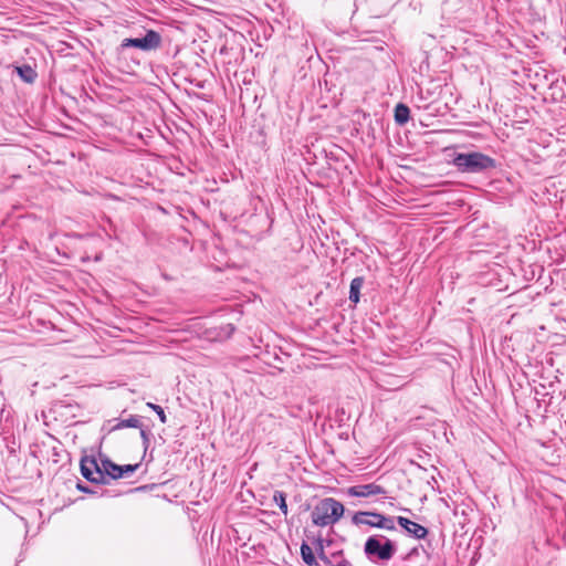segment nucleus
Returning <instances> with one entry per match:
<instances>
[{
  "label": "nucleus",
  "mask_w": 566,
  "mask_h": 566,
  "mask_svg": "<svg viewBox=\"0 0 566 566\" xmlns=\"http://www.w3.org/2000/svg\"><path fill=\"white\" fill-rule=\"evenodd\" d=\"M453 165L462 172L472 174L482 172L495 167L494 159L478 151L458 154L453 159Z\"/></svg>",
  "instance_id": "nucleus-2"
},
{
  "label": "nucleus",
  "mask_w": 566,
  "mask_h": 566,
  "mask_svg": "<svg viewBox=\"0 0 566 566\" xmlns=\"http://www.w3.org/2000/svg\"><path fill=\"white\" fill-rule=\"evenodd\" d=\"M364 551L369 557H377L380 560L387 562L392 558L397 548L385 536H370L365 543Z\"/></svg>",
  "instance_id": "nucleus-3"
},
{
  "label": "nucleus",
  "mask_w": 566,
  "mask_h": 566,
  "mask_svg": "<svg viewBox=\"0 0 566 566\" xmlns=\"http://www.w3.org/2000/svg\"><path fill=\"white\" fill-rule=\"evenodd\" d=\"M344 505L333 497L321 500L312 510L314 525L324 527L335 524L344 514Z\"/></svg>",
  "instance_id": "nucleus-1"
},
{
  "label": "nucleus",
  "mask_w": 566,
  "mask_h": 566,
  "mask_svg": "<svg viewBox=\"0 0 566 566\" xmlns=\"http://www.w3.org/2000/svg\"><path fill=\"white\" fill-rule=\"evenodd\" d=\"M81 472L83 476L91 482H102L104 479L102 467L94 459H82Z\"/></svg>",
  "instance_id": "nucleus-7"
},
{
  "label": "nucleus",
  "mask_w": 566,
  "mask_h": 566,
  "mask_svg": "<svg viewBox=\"0 0 566 566\" xmlns=\"http://www.w3.org/2000/svg\"><path fill=\"white\" fill-rule=\"evenodd\" d=\"M140 420L136 416H132L128 419L120 420L113 429L140 428Z\"/></svg>",
  "instance_id": "nucleus-14"
},
{
  "label": "nucleus",
  "mask_w": 566,
  "mask_h": 566,
  "mask_svg": "<svg viewBox=\"0 0 566 566\" xmlns=\"http://www.w3.org/2000/svg\"><path fill=\"white\" fill-rule=\"evenodd\" d=\"M364 279L360 276H357L353 279L350 282V290H349V300L353 303H358L359 295H360V289L363 287Z\"/></svg>",
  "instance_id": "nucleus-10"
},
{
  "label": "nucleus",
  "mask_w": 566,
  "mask_h": 566,
  "mask_svg": "<svg viewBox=\"0 0 566 566\" xmlns=\"http://www.w3.org/2000/svg\"><path fill=\"white\" fill-rule=\"evenodd\" d=\"M410 115L409 107L405 104H398L395 108V120L399 125H403L408 122Z\"/></svg>",
  "instance_id": "nucleus-11"
},
{
  "label": "nucleus",
  "mask_w": 566,
  "mask_h": 566,
  "mask_svg": "<svg viewBox=\"0 0 566 566\" xmlns=\"http://www.w3.org/2000/svg\"><path fill=\"white\" fill-rule=\"evenodd\" d=\"M301 555L308 566H318L312 548L305 543L301 546Z\"/></svg>",
  "instance_id": "nucleus-13"
},
{
  "label": "nucleus",
  "mask_w": 566,
  "mask_h": 566,
  "mask_svg": "<svg viewBox=\"0 0 566 566\" xmlns=\"http://www.w3.org/2000/svg\"><path fill=\"white\" fill-rule=\"evenodd\" d=\"M102 471L106 472L113 479L123 478L122 467L113 463L109 460L102 461Z\"/></svg>",
  "instance_id": "nucleus-9"
},
{
  "label": "nucleus",
  "mask_w": 566,
  "mask_h": 566,
  "mask_svg": "<svg viewBox=\"0 0 566 566\" xmlns=\"http://www.w3.org/2000/svg\"><path fill=\"white\" fill-rule=\"evenodd\" d=\"M385 493V489L376 483L359 484L347 489V494L355 497H369L384 495Z\"/></svg>",
  "instance_id": "nucleus-6"
},
{
  "label": "nucleus",
  "mask_w": 566,
  "mask_h": 566,
  "mask_svg": "<svg viewBox=\"0 0 566 566\" xmlns=\"http://www.w3.org/2000/svg\"><path fill=\"white\" fill-rule=\"evenodd\" d=\"M273 500L279 505L282 513L286 516L289 511H287L285 494L281 491H276V492H274Z\"/></svg>",
  "instance_id": "nucleus-15"
},
{
  "label": "nucleus",
  "mask_w": 566,
  "mask_h": 566,
  "mask_svg": "<svg viewBox=\"0 0 566 566\" xmlns=\"http://www.w3.org/2000/svg\"><path fill=\"white\" fill-rule=\"evenodd\" d=\"M140 437L143 438V440H144L145 442H147V441H148V434H147V432H146L145 430H140Z\"/></svg>",
  "instance_id": "nucleus-19"
},
{
  "label": "nucleus",
  "mask_w": 566,
  "mask_h": 566,
  "mask_svg": "<svg viewBox=\"0 0 566 566\" xmlns=\"http://www.w3.org/2000/svg\"><path fill=\"white\" fill-rule=\"evenodd\" d=\"M15 70L24 82H27V83L34 82V80L36 77V73L31 66H29V65L18 66V67H15Z\"/></svg>",
  "instance_id": "nucleus-12"
},
{
  "label": "nucleus",
  "mask_w": 566,
  "mask_h": 566,
  "mask_svg": "<svg viewBox=\"0 0 566 566\" xmlns=\"http://www.w3.org/2000/svg\"><path fill=\"white\" fill-rule=\"evenodd\" d=\"M397 522L402 528H405L409 534H412L418 539L424 538L428 534L426 527L408 520L407 517L398 516Z\"/></svg>",
  "instance_id": "nucleus-8"
},
{
  "label": "nucleus",
  "mask_w": 566,
  "mask_h": 566,
  "mask_svg": "<svg viewBox=\"0 0 566 566\" xmlns=\"http://www.w3.org/2000/svg\"><path fill=\"white\" fill-rule=\"evenodd\" d=\"M160 35L157 32L149 30L144 38L125 39L122 42V48L134 46L144 51H149L158 48L160 45Z\"/></svg>",
  "instance_id": "nucleus-5"
},
{
  "label": "nucleus",
  "mask_w": 566,
  "mask_h": 566,
  "mask_svg": "<svg viewBox=\"0 0 566 566\" xmlns=\"http://www.w3.org/2000/svg\"><path fill=\"white\" fill-rule=\"evenodd\" d=\"M120 467H122L123 476H124V475L134 473L137 470L138 464H126V465H120Z\"/></svg>",
  "instance_id": "nucleus-17"
},
{
  "label": "nucleus",
  "mask_w": 566,
  "mask_h": 566,
  "mask_svg": "<svg viewBox=\"0 0 566 566\" xmlns=\"http://www.w3.org/2000/svg\"><path fill=\"white\" fill-rule=\"evenodd\" d=\"M147 407L153 409L158 415L161 423H166L167 422V417L165 415L164 409L160 406L155 405L153 402H147Z\"/></svg>",
  "instance_id": "nucleus-16"
},
{
  "label": "nucleus",
  "mask_w": 566,
  "mask_h": 566,
  "mask_svg": "<svg viewBox=\"0 0 566 566\" xmlns=\"http://www.w3.org/2000/svg\"><path fill=\"white\" fill-rule=\"evenodd\" d=\"M337 566H353V565L350 564V562H348V560H346V559H343V560H340V562L337 564Z\"/></svg>",
  "instance_id": "nucleus-18"
},
{
  "label": "nucleus",
  "mask_w": 566,
  "mask_h": 566,
  "mask_svg": "<svg viewBox=\"0 0 566 566\" xmlns=\"http://www.w3.org/2000/svg\"><path fill=\"white\" fill-rule=\"evenodd\" d=\"M319 551H321V555H319V557H321L322 559H325L326 557L324 556V553H323V546H322V545H321V547H319Z\"/></svg>",
  "instance_id": "nucleus-20"
},
{
  "label": "nucleus",
  "mask_w": 566,
  "mask_h": 566,
  "mask_svg": "<svg viewBox=\"0 0 566 566\" xmlns=\"http://www.w3.org/2000/svg\"><path fill=\"white\" fill-rule=\"evenodd\" d=\"M352 521L356 525H368L388 531L396 530L392 517H387L377 512H357L354 514Z\"/></svg>",
  "instance_id": "nucleus-4"
}]
</instances>
